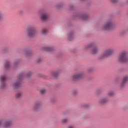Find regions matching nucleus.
I'll return each mask as SVG.
<instances>
[{"mask_svg": "<svg viewBox=\"0 0 128 128\" xmlns=\"http://www.w3.org/2000/svg\"><path fill=\"white\" fill-rule=\"evenodd\" d=\"M30 52H28L27 54H26V56H30Z\"/></svg>", "mask_w": 128, "mask_h": 128, "instance_id": "c85d7f7f", "label": "nucleus"}, {"mask_svg": "<svg viewBox=\"0 0 128 128\" xmlns=\"http://www.w3.org/2000/svg\"><path fill=\"white\" fill-rule=\"evenodd\" d=\"M108 102V99L106 98H102L100 99L98 101V103L100 104H106Z\"/></svg>", "mask_w": 128, "mask_h": 128, "instance_id": "9d476101", "label": "nucleus"}, {"mask_svg": "<svg viewBox=\"0 0 128 128\" xmlns=\"http://www.w3.org/2000/svg\"><path fill=\"white\" fill-rule=\"evenodd\" d=\"M22 78H24L23 74H21L18 76V81L14 84V88H19L20 87V80Z\"/></svg>", "mask_w": 128, "mask_h": 128, "instance_id": "0eeeda50", "label": "nucleus"}, {"mask_svg": "<svg viewBox=\"0 0 128 128\" xmlns=\"http://www.w3.org/2000/svg\"><path fill=\"white\" fill-rule=\"evenodd\" d=\"M4 18V12H2V11L0 10V22H2Z\"/></svg>", "mask_w": 128, "mask_h": 128, "instance_id": "dca6fc26", "label": "nucleus"}, {"mask_svg": "<svg viewBox=\"0 0 128 128\" xmlns=\"http://www.w3.org/2000/svg\"><path fill=\"white\" fill-rule=\"evenodd\" d=\"M114 28V24L110 20L108 21L104 26H103V30H112Z\"/></svg>", "mask_w": 128, "mask_h": 128, "instance_id": "f03ea898", "label": "nucleus"}, {"mask_svg": "<svg viewBox=\"0 0 128 128\" xmlns=\"http://www.w3.org/2000/svg\"><path fill=\"white\" fill-rule=\"evenodd\" d=\"M72 38H74V34L71 33L68 35V40H72Z\"/></svg>", "mask_w": 128, "mask_h": 128, "instance_id": "a211bd4d", "label": "nucleus"}, {"mask_svg": "<svg viewBox=\"0 0 128 128\" xmlns=\"http://www.w3.org/2000/svg\"><path fill=\"white\" fill-rule=\"evenodd\" d=\"M22 94L20 92H18L16 95V98H22Z\"/></svg>", "mask_w": 128, "mask_h": 128, "instance_id": "f3484780", "label": "nucleus"}, {"mask_svg": "<svg viewBox=\"0 0 128 128\" xmlns=\"http://www.w3.org/2000/svg\"><path fill=\"white\" fill-rule=\"evenodd\" d=\"M53 76H55V77L58 76V73H56V72L54 73Z\"/></svg>", "mask_w": 128, "mask_h": 128, "instance_id": "a878e982", "label": "nucleus"}, {"mask_svg": "<svg viewBox=\"0 0 128 128\" xmlns=\"http://www.w3.org/2000/svg\"><path fill=\"white\" fill-rule=\"evenodd\" d=\"M108 96H114V92H108Z\"/></svg>", "mask_w": 128, "mask_h": 128, "instance_id": "412c9836", "label": "nucleus"}, {"mask_svg": "<svg viewBox=\"0 0 128 128\" xmlns=\"http://www.w3.org/2000/svg\"><path fill=\"white\" fill-rule=\"evenodd\" d=\"M40 92L42 94H44L46 93V90L44 89H41L40 90Z\"/></svg>", "mask_w": 128, "mask_h": 128, "instance_id": "4be33fe9", "label": "nucleus"}, {"mask_svg": "<svg viewBox=\"0 0 128 128\" xmlns=\"http://www.w3.org/2000/svg\"><path fill=\"white\" fill-rule=\"evenodd\" d=\"M62 122L63 124H66V122H68V119H66V118H64V119L62 120Z\"/></svg>", "mask_w": 128, "mask_h": 128, "instance_id": "5701e85b", "label": "nucleus"}, {"mask_svg": "<svg viewBox=\"0 0 128 128\" xmlns=\"http://www.w3.org/2000/svg\"><path fill=\"white\" fill-rule=\"evenodd\" d=\"M98 52V48L96 47H94L92 49V53L94 54H96Z\"/></svg>", "mask_w": 128, "mask_h": 128, "instance_id": "ddd939ff", "label": "nucleus"}, {"mask_svg": "<svg viewBox=\"0 0 128 128\" xmlns=\"http://www.w3.org/2000/svg\"><path fill=\"white\" fill-rule=\"evenodd\" d=\"M93 45L92 44H90L89 45H88L86 47V48H92Z\"/></svg>", "mask_w": 128, "mask_h": 128, "instance_id": "b1692460", "label": "nucleus"}, {"mask_svg": "<svg viewBox=\"0 0 128 128\" xmlns=\"http://www.w3.org/2000/svg\"><path fill=\"white\" fill-rule=\"evenodd\" d=\"M127 2H128V0H127Z\"/></svg>", "mask_w": 128, "mask_h": 128, "instance_id": "c756f323", "label": "nucleus"}, {"mask_svg": "<svg viewBox=\"0 0 128 128\" xmlns=\"http://www.w3.org/2000/svg\"><path fill=\"white\" fill-rule=\"evenodd\" d=\"M1 124H2L4 128H10L12 126V120H6L4 122V120H0V126H1Z\"/></svg>", "mask_w": 128, "mask_h": 128, "instance_id": "7ed1b4c3", "label": "nucleus"}, {"mask_svg": "<svg viewBox=\"0 0 128 128\" xmlns=\"http://www.w3.org/2000/svg\"><path fill=\"white\" fill-rule=\"evenodd\" d=\"M68 128H74L73 126H69Z\"/></svg>", "mask_w": 128, "mask_h": 128, "instance_id": "cd10ccee", "label": "nucleus"}, {"mask_svg": "<svg viewBox=\"0 0 128 128\" xmlns=\"http://www.w3.org/2000/svg\"><path fill=\"white\" fill-rule=\"evenodd\" d=\"M114 50L113 49H108L106 50L102 54V58H108V56H110L114 54Z\"/></svg>", "mask_w": 128, "mask_h": 128, "instance_id": "20e7f679", "label": "nucleus"}, {"mask_svg": "<svg viewBox=\"0 0 128 128\" xmlns=\"http://www.w3.org/2000/svg\"><path fill=\"white\" fill-rule=\"evenodd\" d=\"M128 82V76H125L123 78L122 80V82L120 84V88H122L123 86H126V84Z\"/></svg>", "mask_w": 128, "mask_h": 128, "instance_id": "1a4fd4ad", "label": "nucleus"}, {"mask_svg": "<svg viewBox=\"0 0 128 128\" xmlns=\"http://www.w3.org/2000/svg\"><path fill=\"white\" fill-rule=\"evenodd\" d=\"M40 106V104L37 103L34 106L33 110H38Z\"/></svg>", "mask_w": 128, "mask_h": 128, "instance_id": "2eb2a0df", "label": "nucleus"}, {"mask_svg": "<svg viewBox=\"0 0 128 128\" xmlns=\"http://www.w3.org/2000/svg\"><path fill=\"white\" fill-rule=\"evenodd\" d=\"M6 75L2 76L0 77V82H1V86L2 88H4V87L6 86Z\"/></svg>", "mask_w": 128, "mask_h": 128, "instance_id": "423d86ee", "label": "nucleus"}, {"mask_svg": "<svg viewBox=\"0 0 128 128\" xmlns=\"http://www.w3.org/2000/svg\"><path fill=\"white\" fill-rule=\"evenodd\" d=\"M54 48L50 46H45L44 47V50H46V52H52Z\"/></svg>", "mask_w": 128, "mask_h": 128, "instance_id": "f8f14e48", "label": "nucleus"}, {"mask_svg": "<svg viewBox=\"0 0 128 128\" xmlns=\"http://www.w3.org/2000/svg\"><path fill=\"white\" fill-rule=\"evenodd\" d=\"M10 66V62L8 61H7L5 64V68H9Z\"/></svg>", "mask_w": 128, "mask_h": 128, "instance_id": "aec40b11", "label": "nucleus"}, {"mask_svg": "<svg viewBox=\"0 0 128 128\" xmlns=\"http://www.w3.org/2000/svg\"><path fill=\"white\" fill-rule=\"evenodd\" d=\"M48 18V15L46 13H43L41 15V19L42 20H46Z\"/></svg>", "mask_w": 128, "mask_h": 128, "instance_id": "9b49d317", "label": "nucleus"}, {"mask_svg": "<svg viewBox=\"0 0 128 128\" xmlns=\"http://www.w3.org/2000/svg\"><path fill=\"white\" fill-rule=\"evenodd\" d=\"M128 52L126 51L122 52L117 58L118 62H128Z\"/></svg>", "mask_w": 128, "mask_h": 128, "instance_id": "f257e3e1", "label": "nucleus"}, {"mask_svg": "<svg viewBox=\"0 0 128 128\" xmlns=\"http://www.w3.org/2000/svg\"><path fill=\"white\" fill-rule=\"evenodd\" d=\"M83 76L84 73H78L77 74L73 75V76H72V80H80V78H83Z\"/></svg>", "mask_w": 128, "mask_h": 128, "instance_id": "6e6552de", "label": "nucleus"}, {"mask_svg": "<svg viewBox=\"0 0 128 128\" xmlns=\"http://www.w3.org/2000/svg\"><path fill=\"white\" fill-rule=\"evenodd\" d=\"M42 34H48V31L46 30V29H42Z\"/></svg>", "mask_w": 128, "mask_h": 128, "instance_id": "6ab92c4d", "label": "nucleus"}, {"mask_svg": "<svg viewBox=\"0 0 128 128\" xmlns=\"http://www.w3.org/2000/svg\"><path fill=\"white\" fill-rule=\"evenodd\" d=\"M36 34V30L34 28H29L27 30V36L29 38H32Z\"/></svg>", "mask_w": 128, "mask_h": 128, "instance_id": "39448f33", "label": "nucleus"}, {"mask_svg": "<svg viewBox=\"0 0 128 128\" xmlns=\"http://www.w3.org/2000/svg\"><path fill=\"white\" fill-rule=\"evenodd\" d=\"M78 94V91L74 90V91L72 92V94Z\"/></svg>", "mask_w": 128, "mask_h": 128, "instance_id": "393cba45", "label": "nucleus"}, {"mask_svg": "<svg viewBox=\"0 0 128 128\" xmlns=\"http://www.w3.org/2000/svg\"><path fill=\"white\" fill-rule=\"evenodd\" d=\"M110 2H116L118 0H110Z\"/></svg>", "mask_w": 128, "mask_h": 128, "instance_id": "bb28decb", "label": "nucleus"}, {"mask_svg": "<svg viewBox=\"0 0 128 128\" xmlns=\"http://www.w3.org/2000/svg\"><path fill=\"white\" fill-rule=\"evenodd\" d=\"M80 18H82V20H88V16L87 14L81 15Z\"/></svg>", "mask_w": 128, "mask_h": 128, "instance_id": "4468645a", "label": "nucleus"}]
</instances>
